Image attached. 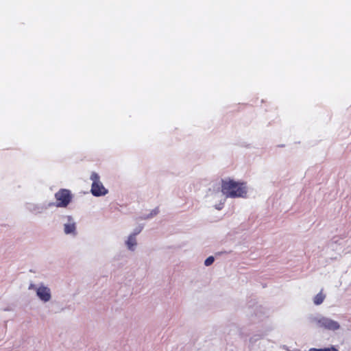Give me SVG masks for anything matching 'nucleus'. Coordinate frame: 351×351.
Segmentation results:
<instances>
[{
  "mask_svg": "<svg viewBox=\"0 0 351 351\" xmlns=\"http://www.w3.org/2000/svg\"><path fill=\"white\" fill-rule=\"evenodd\" d=\"M221 188L228 198L245 197L247 193V187L244 182H236L233 180H223Z\"/></svg>",
  "mask_w": 351,
  "mask_h": 351,
  "instance_id": "obj_1",
  "label": "nucleus"
},
{
  "mask_svg": "<svg viewBox=\"0 0 351 351\" xmlns=\"http://www.w3.org/2000/svg\"><path fill=\"white\" fill-rule=\"evenodd\" d=\"M308 322L313 326L329 331L335 332L341 329V324L336 320L324 315H311L308 317Z\"/></svg>",
  "mask_w": 351,
  "mask_h": 351,
  "instance_id": "obj_2",
  "label": "nucleus"
},
{
  "mask_svg": "<svg viewBox=\"0 0 351 351\" xmlns=\"http://www.w3.org/2000/svg\"><path fill=\"white\" fill-rule=\"evenodd\" d=\"M28 289L34 291L36 298L42 303L46 304L51 302L52 300L51 288L43 282L38 284L30 283Z\"/></svg>",
  "mask_w": 351,
  "mask_h": 351,
  "instance_id": "obj_3",
  "label": "nucleus"
},
{
  "mask_svg": "<svg viewBox=\"0 0 351 351\" xmlns=\"http://www.w3.org/2000/svg\"><path fill=\"white\" fill-rule=\"evenodd\" d=\"M227 198L222 188L221 191H210L206 195V201L219 210L222 209Z\"/></svg>",
  "mask_w": 351,
  "mask_h": 351,
  "instance_id": "obj_4",
  "label": "nucleus"
},
{
  "mask_svg": "<svg viewBox=\"0 0 351 351\" xmlns=\"http://www.w3.org/2000/svg\"><path fill=\"white\" fill-rule=\"evenodd\" d=\"M90 179L92 181L90 192L95 197L104 196L108 191L103 185L100 180V177L98 173L93 172L90 175Z\"/></svg>",
  "mask_w": 351,
  "mask_h": 351,
  "instance_id": "obj_5",
  "label": "nucleus"
},
{
  "mask_svg": "<svg viewBox=\"0 0 351 351\" xmlns=\"http://www.w3.org/2000/svg\"><path fill=\"white\" fill-rule=\"evenodd\" d=\"M57 207H66L71 199L70 191L66 189H61L55 194Z\"/></svg>",
  "mask_w": 351,
  "mask_h": 351,
  "instance_id": "obj_6",
  "label": "nucleus"
},
{
  "mask_svg": "<svg viewBox=\"0 0 351 351\" xmlns=\"http://www.w3.org/2000/svg\"><path fill=\"white\" fill-rule=\"evenodd\" d=\"M64 232L66 234L76 235V223L71 216H64Z\"/></svg>",
  "mask_w": 351,
  "mask_h": 351,
  "instance_id": "obj_7",
  "label": "nucleus"
},
{
  "mask_svg": "<svg viewBox=\"0 0 351 351\" xmlns=\"http://www.w3.org/2000/svg\"><path fill=\"white\" fill-rule=\"evenodd\" d=\"M141 231V229L136 230L135 232L130 234L126 241L125 245L128 250L134 251L137 245L136 235Z\"/></svg>",
  "mask_w": 351,
  "mask_h": 351,
  "instance_id": "obj_8",
  "label": "nucleus"
},
{
  "mask_svg": "<svg viewBox=\"0 0 351 351\" xmlns=\"http://www.w3.org/2000/svg\"><path fill=\"white\" fill-rule=\"evenodd\" d=\"M326 298V295L323 293L322 290L320 291L313 298V303L315 305H320L323 303Z\"/></svg>",
  "mask_w": 351,
  "mask_h": 351,
  "instance_id": "obj_9",
  "label": "nucleus"
},
{
  "mask_svg": "<svg viewBox=\"0 0 351 351\" xmlns=\"http://www.w3.org/2000/svg\"><path fill=\"white\" fill-rule=\"evenodd\" d=\"M214 261H215L214 257H213V256H210L208 257V258L205 260V261H204V265H205L206 266H210V265H211L213 263Z\"/></svg>",
  "mask_w": 351,
  "mask_h": 351,
  "instance_id": "obj_10",
  "label": "nucleus"
},
{
  "mask_svg": "<svg viewBox=\"0 0 351 351\" xmlns=\"http://www.w3.org/2000/svg\"><path fill=\"white\" fill-rule=\"evenodd\" d=\"M44 210L43 207H39L38 206H35L34 209H32V211L35 213H41L43 210Z\"/></svg>",
  "mask_w": 351,
  "mask_h": 351,
  "instance_id": "obj_11",
  "label": "nucleus"
},
{
  "mask_svg": "<svg viewBox=\"0 0 351 351\" xmlns=\"http://www.w3.org/2000/svg\"><path fill=\"white\" fill-rule=\"evenodd\" d=\"M158 213V209L154 208L152 210L149 215H148L146 218L148 219V218L153 217L154 216L156 215Z\"/></svg>",
  "mask_w": 351,
  "mask_h": 351,
  "instance_id": "obj_12",
  "label": "nucleus"
}]
</instances>
